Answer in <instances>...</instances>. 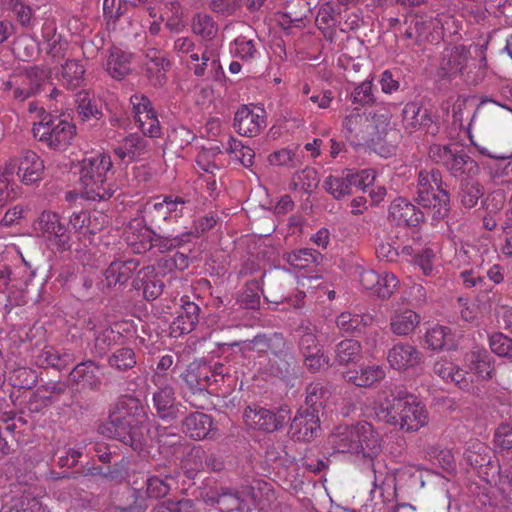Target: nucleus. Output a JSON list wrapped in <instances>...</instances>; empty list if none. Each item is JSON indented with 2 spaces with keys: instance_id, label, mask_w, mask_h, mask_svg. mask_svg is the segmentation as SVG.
<instances>
[{
  "instance_id": "052dcab7",
  "label": "nucleus",
  "mask_w": 512,
  "mask_h": 512,
  "mask_svg": "<svg viewBox=\"0 0 512 512\" xmlns=\"http://www.w3.org/2000/svg\"><path fill=\"white\" fill-rule=\"evenodd\" d=\"M372 79L365 80L354 88L350 99L355 104L367 105L374 102Z\"/></svg>"
},
{
  "instance_id": "ddd939ff",
  "label": "nucleus",
  "mask_w": 512,
  "mask_h": 512,
  "mask_svg": "<svg viewBox=\"0 0 512 512\" xmlns=\"http://www.w3.org/2000/svg\"><path fill=\"white\" fill-rule=\"evenodd\" d=\"M228 374L223 364L217 363L213 367L203 361H194L188 365L186 371L182 375L187 386L195 393L204 391L203 382L206 381L207 375L214 377L215 382L223 380Z\"/></svg>"
},
{
  "instance_id": "6e6552de",
  "label": "nucleus",
  "mask_w": 512,
  "mask_h": 512,
  "mask_svg": "<svg viewBox=\"0 0 512 512\" xmlns=\"http://www.w3.org/2000/svg\"><path fill=\"white\" fill-rule=\"evenodd\" d=\"M36 139L54 150H66L76 135L75 125L60 117L45 116L32 128Z\"/></svg>"
},
{
  "instance_id": "423d86ee",
  "label": "nucleus",
  "mask_w": 512,
  "mask_h": 512,
  "mask_svg": "<svg viewBox=\"0 0 512 512\" xmlns=\"http://www.w3.org/2000/svg\"><path fill=\"white\" fill-rule=\"evenodd\" d=\"M111 157L97 152L82 161L80 184L82 194L88 200H106L112 197L116 186L110 181Z\"/></svg>"
},
{
  "instance_id": "f03ea898",
  "label": "nucleus",
  "mask_w": 512,
  "mask_h": 512,
  "mask_svg": "<svg viewBox=\"0 0 512 512\" xmlns=\"http://www.w3.org/2000/svg\"><path fill=\"white\" fill-rule=\"evenodd\" d=\"M418 204L425 209L419 210L407 199L399 197L389 206V219L403 226L415 227L424 219L425 213L433 220L445 218L449 211V195L442 187L440 171L432 169L421 171L418 175Z\"/></svg>"
},
{
  "instance_id": "774afa93",
  "label": "nucleus",
  "mask_w": 512,
  "mask_h": 512,
  "mask_svg": "<svg viewBox=\"0 0 512 512\" xmlns=\"http://www.w3.org/2000/svg\"><path fill=\"white\" fill-rule=\"evenodd\" d=\"M495 445L500 449L512 448V427L508 424L500 425L494 436Z\"/></svg>"
},
{
  "instance_id": "393cba45",
  "label": "nucleus",
  "mask_w": 512,
  "mask_h": 512,
  "mask_svg": "<svg viewBox=\"0 0 512 512\" xmlns=\"http://www.w3.org/2000/svg\"><path fill=\"white\" fill-rule=\"evenodd\" d=\"M157 387L153 395L156 411L162 419L172 418L176 413L174 389L170 382L154 384Z\"/></svg>"
},
{
  "instance_id": "4be33fe9",
  "label": "nucleus",
  "mask_w": 512,
  "mask_h": 512,
  "mask_svg": "<svg viewBox=\"0 0 512 512\" xmlns=\"http://www.w3.org/2000/svg\"><path fill=\"white\" fill-rule=\"evenodd\" d=\"M114 152L123 161H137L148 154L149 143L137 134H130L119 142Z\"/></svg>"
},
{
  "instance_id": "79ce46f5",
  "label": "nucleus",
  "mask_w": 512,
  "mask_h": 512,
  "mask_svg": "<svg viewBox=\"0 0 512 512\" xmlns=\"http://www.w3.org/2000/svg\"><path fill=\"white\" fill-rule=\"evenodd\" d=\"M318 184L319 177L317 171L313 168H305L294 174L290 185L294 190L310 193L317 188Z\"/></svg>"
},
{
  "instance_id": "c85d7f7f",
  "label": "nucleus",
  "mask_w": 512,
  "mask_h": 512,
  "mask_svg": "<svg viewBox=\"0 0 512 512\" xmlns=\"http://www.w3.org/2000/svg\"><path fill=\"white\" fill-rule=\"evenodd\" d=\"M139 263L130 259L127 261H114L105 270L107 285L123 284L127 282L138 268Z\"/></svg>"
},
{
  "instance_id": "412c9836",
  "label": "nucleus",
  "mask_w": 512,
  "mask_h": 512,
  "mask_svg": "<svg viewBox=\"0 0 512 512\" xmlns=\"http://www.w3.org/2000/svg\"><path fill=\"white\" fill-rule=\"evenodd\" d=\"M385 375V369L382 365L367 364L361 365L359 369L345 371L343 378L357 387L367 388L383 380Z\"/></svg>"
},
{
  "instance_id": "6e6d98bb",
  "label": "nucleus",
  "mask_w": 512,
  "mask_h": 512,
  "mask_svg": "<svg viewBox=\"0 0 512 512\" xmlns=\"http://www.w3.org/2000/svg\"><path fill=\"white\" fill-rule=\"evenodd\" d=\"M399 280L391 272H381L380 281L376 286V295L380 298H389L398 288Z\"/></svg>"
},
{
  "instance_id": "f8f14e48",
  "label": "nucleus",
  "mask_w": 512,
  "mask_h": 512,
  "mask_svg": "<svg viewBox=\"0 0 512 512\" xmlns=\"http://www.w3.org/2000/svg\"><path fill=\"white\" fill-rule=\"evenodd\" d=\"M174 50L181 54H187L189 58L197 62L192 68L196 76H204L207 69H217L220 64L215 51L206 47L201 55L195 52V43L188 37H179L174 42Z\"/></svg>"
},
{
  "instance_id": "5701e85b",
  "label": "nucleus",
  "mask_w": 512,
  "mask_h": 512,
  "mask_svg": "<svg viewBox=\"0 0 512 512\" xmlns=\"http://www.w3.org/2000/svg\"><path fill=\"white\" fill-rule=\"evenodd\" d=\"M182 311L170 325V333L173 337H180L190 333L198 322L199 307L188 301V297L181 298Z\"/></svg>"
},
{
  "instance_id": "e433bc0d",
  "label": "nucleus",
  "mask_w": 512,
  "mask_h": 512,
  "mask_svg": "<svg viewBox=\"0 0 512 512\" xmlns=\"http://www.w3.org/2000/svg\"><path fill=\"white\" fill-rule=\"evenodd\" d=\"M193 33L205 41L212 40L218 33V25L213 18L204 13L196 14L191 22Z\"/></svg>"
},
{
  "instance_id": "7c9ffc66",
  "label": "nucleus",
  "mask_w": 512,
  "mask_h": 512,
  "mask_svg": "<svg viewBox=\"0 0 512 512\" xmlns=\"http://www.w3.org/2000/svg\"><path fill=\"white\" fill-rule=\"evenodd\" d=\"M46 79L47 72L44 69L38 67L32 68L25 75L22 86L14 90V97L19 100H24L36 94Z\"/></svg>"
},
{
  "instance_id": "aec40b11",
  "label": "nucleus",
  "mask_w": 512,
  "mask_h": 512,
  "mask_svg": "<svg viewBox=\"0 0 512 512\" xmlns=\"http://www.w3.org/2000/svg\"><path fill=\"white\" fill-rule=\"evenodd\" d=\"M420 322V315L408 307L393 308L389 317L390 330L397 336L412 334Z\"/></svg>"
},
{
  "instance_id": "f704fd0d",
  "label": "nucleus",
  "mask_w": 512,
  "mask_h": 512,
  "mask_svg": "<svg viewBox=\"0 0 512 512\" xmlns=\"http://www.w3.org/2000/svg\"><path fill=\"white\" fill-rule=\"evenodd\" d=\"M402 116L406 129H417L428 125L431 121L427 111L416 102L407 103L403 108Z\"/></svg>"
},
{
  "instance_id": "5fc2aeb1",
  "label": "nucleus",
  "mask_w": 512,
  "mask_h": 512,
  "mask_svg": "<svg viewBox=\"0 0 512 512\" xmlns=\"http://www.w3.org/2000/svg\"><path fill=\"white\" fill-rule=\"evenodd\" d=\"M483 196V187L475 181H467L462 186L461 203L466 208H472Z\"/></svg>"
},
{
  "instance_id": "3c124183",
  "label": "nucleus",
  "mask_w": 512,
  "mask_h": 512,
  "mask_svg": "<svg viewBox=\"0 0 512 512\" xmlns=\"http://www.w3.org/2000/svg\"><path fill=\"white\" fill-rule=\"evenodd\" d=\"M118 337L119 334L116 333L112 328H100L95 335V353L99 356L104 355L106 351L111 347V345L116 342Z\"/></svg>"
},
{
  "instance_id": "1a4fd4ad",
  "label": "nucleus",
  "mask_w": 512,
  "mask_h": 512,
  "mask_svg": "<svg viewBox=\"0 0 512 512\" xmlns=\"http://www.w3.org/2000/svg\"><path fill=\"white\" fill-rule=\"evenodd\" d=\"M33 228L38 235L58 250L66 251L72 246L71 232L60 222L57 213L42 212L35 221Z\"/></svg>"
},
{
  "instance_id": "e2e57ef3",
  "label": "nucleus",
  "mask_w": 512,
  "mask_h": 512,
  "mask_svg": "<svg viewBox=\"0 0 512 512\" xmlns=\"http://www.w3.org/2000/svg\"><path fill=\"white\" fill-rule=\"evenodd\" d=\"M167 200V208L170 217V222L177 221L184 215L186 205L189 201L181 196L169 194L165 195Z\"/></svg>"
},
{
  "instance_id": "2f4dec72",
  "label": "nucleus",
  "mask_w": 512,
  "mask_h": 512,
  "mask_svg": "<svg viewBox=\"0 0 512 512\" xmlns=\"http://www.w3.org/2000/svg\"><path fill=\"white\" fill-rule=\"evenodd\" d=\"M71 377L74 381L82 382L90 388H95L101 383L100 368L91 360L78 364L73 369Z\"/></svg>"
},
{
  "instance_id": "473e14b6",
  "label": "nucleus",
  "mask_w": 512,
  "mask_h": 512,
  "mask_svg": "<svg viewBox=\"0 0 512 512\" xmlns=\"http://www.w3.org/2000/svg\"><path fill=\"white\" fill-rule=\"evenodd\" d=\"M370 314H358L351 312H342L336 319L337 327L346 333L361 332L372 323Z\"/></svg>"
},
{
  "instance_id": "4d7b16f0",
  "label": "nucleus",
  "mask_w": 512,
  "mask_h": 512,
  "mask_svg": "<svg viewBox=\"0 0 512 512\" xmlns=\"http://www.w3.org/2000/svg\"><path fill=\"white\" fill-rule=\"evenodd\" d=\"M109 364L120 370L132 368L136 364L135 354L130 348H120L109 358Z\"/></svg>"
},
{
  "instance_id": "49530a36",
  "label": "nucleus",
  "mask_w": 512,
  "mask_h": 512,
  "mask_svg": "<svg viewBox=\"0 0 512 512\" xmlns=\"http://www.w3.org/2000/svg\"><path fill=\"white\" fill-rule=\"evenodd\" d=\"M349 182L347 172L342 176H329L324 181V188L335 199H341L351 194V185Z\"/></svg>"
},
{
  "instance_id": "603ef678",
  "label": "nucleus",
  "mask_w": 512,
  "mask_h": 512,
  "mask_svg": "<svg viewBox=\"0 0 512 512\" xmlns=\"http://www.w3.org/2000/svg\"><path fill=\"white\" fill-rule=\"evenodd\" d=\"M167 200L165 195L157 196L148 201L145 205V212L152 217L153 220H163L170 222V217L167 208Z\"/></svg>"
},
{
  "instance_id": "0e129e2a",
  "label": "nucleus",
  "mask_w": 512,
  "mask_h": 512,
  "mask_svg": "<svg viewBox=\"0 0 512 512\" xmlns=\"http://www.w3.org/2000/svg\"><path fill=\"white\" fill-rule=\"evenodd\" d=\"M288 369L289 362L287 360V354L282 352L273 353L272 356L269 357L266 371L271 375L282 377L288 372Z\"/></svg>"
},
{
  "instance_id": "a211bd4d",
  "label": "nucleus",
  "mask_w": 512,
  "mask_h": 512,
  "mask_svg": "<svg viewBox=\"0 0 512 512\" xmlns=\"http://www.w3.org/2000/svg\"><path fill=\"white\" fill-rule=\"evenodd\" d=\"M265 125V111L261 108L250 109L243 106L235 113L234 128L240 135L256 136Z\"/></svg>"
},
{
  "instance_id": "7ed1b4c3",
  "label": "nucleus",
  "mask_w": 512,
  "mask_h": 512,
  "mask_svg": "<svg viewBox=\"0 0 512 512\" xmlns=\"http://www.w3.org/2000/svg\"><path fill=\"white\" fill-rule=\"evenodd\" d=\"M326 445L327 450L333 454H349L355 460L372 467L374 473L372 493L380 489L382 494L386 486L393 487L394 477L382 478V473L375 469L374 459L381 450V439L370 423L363 421L355 425L337 426L327 438Z\"/></svg>"
},
{
  "instance_id": "13d9d810",
  "label": "nucleus",
  "mask_w": 512,
  "mask_h": 512,
  "mask_svg": "<svg viewBox=\"0 0 512 512\" xmlns=\"http://www.w3.org/2000/svg\"><path fill=\"white\" fill-rule=\"evenodd\" d=\"M490 348L500 357L512 359V339L502 333H495L490 337Z\"/></svg>"
},
{
  "instance_id": "680f3d73",
  "label": "nucleus",
  "mask_w": 512,
  "mask_h": 512,
  "mask_svg": "<svg viewBox=\"0 0 512 512\" xmlns=\"http://www.w3.org/2000/svg\"><path fill=\"white\" fill-rule=\"evenodd\" d=\"M326 394V391L319 383H312L307 387V395H306V405L308 406L306 409H310V411H316V414L319 413V409L323 405V399Z\"/></svg>"
},
{
  "instance_id": "0eeeda50",
  "label": "nucleus",
  "mask_w": 512,
  "mask_h": 512,
  "mask_svg": "<svg viewBox=\"0 0 512 512\" xmlns=\"http://www.w3.org/2000/svg\"><path fill=\"white\" fill-rule=\"evenodd\" d=\"M272 496L269 485L264 482H257L256 486H243L240 489L232 490L222 488L216 495L207 496V504H216L221 512L251 511L252 509H263L264 501H269Z\"/></svg>"
},
{
  "instance_id": "9d476101",
  "label": "nucleus",
  "mask_w": 512,
  "mask_h": 512,
  "mask_svg": "<svg viewBox=\"0 0 512 512\" xmlns=\"http://www.w3.org/2000/svg\"><path fill=\"white\" fill-rule=\"evenodd\" d=\"M106 223V216L99 212L75 211L69 217L72 240L75 238L86 245L91 242V236L95 235Z\"/></svg>"
},
{
  "instance_id": "c756f323",
  "label": "nucleus",
  "mask_w": 512,
  "mask_h": 512,
  "mask_svg": "<svg viewBox=\"0 0 512 512\" xmlns=\"http://www.w3.org/2000/svg\"><path fill=\"white\" fill-rule=\"evenodd\" d=\"M212 428L211 417L201 412L189 415L184 423V432L192 439L201 440L208 436Z\"/></svg>"
},
{
  "instance_id": "58836bf2",
  "label": "nucleus",
  "mask_w": 512,
  "mask_h": 512,
  "mask_svg": "<svg viewBox=\"0 0 512 512\" xmlns=\"http://www.w3.org/2000/svg\"><path fill=\"white\" fill-rule=\"evenodd\" d=\"M425 343L433 350L452 347L453 339L450 329L441 325L430 328L425 334Z\"/></svg>"
},
{
  "instance_id": "cd10ccee",
  "label": "nucleus",
  "mask_w": 512,
  "mask_h": 512,
  "mask_svg": "<svg viewBox=\"0 0 512 512\" xmlns=\"http://www.w3.org/2000/svg\"><path fill=\"white\" fill-rule=\"evenodd\" d=\"M452 155L445 166L451 175L454 177L466 175L467 178H473L479 173L478 163L466 153L455 149Z\"/></svg>"
},
{
  "instance_id": "8fccbe9b",
  "label": "nucleus",
  "mask_w": 512,
  "mask_h": 512,
  "mask_svg": "<svg viewBox=\"0 0 512 512\" xmlns=\"http://www.w3.org/2000/svg\"><path fill=\"white\" fill-rule=\"evenodd\" d=\"M38 380L37 372L28 367H19L14 369L10 375V381L13 386L19 388H32Z\"/></svg>"
},
{
  "instance_id": "c9c22d12",
  "label": "nucleus",
  "mask_w": 512,
  "mask_h": 512,
  "mask_svg": "<svg viewBox=\"0 0 512 512\" xmlns=\"http://www.w3.org/2000/svg\"><path fill=\"white\" fill-rule=\"evenodd\" d=\"M230 53L234 58L244 62H252L260 57V53L253 40L245 36L237 37L230 44Z\"/></svg>"
},
{
  "instance_id": "09e8293b",
  "label": "nucleus",
  "mask_w": 512,
  "mask_h": 512,
  "mask_svg": "<svg viewBox=\"0 0 512 512\" xmlns=\"http://www.w3.org/2000/svg\"><path fill=\"white\" fill-rule=\"evenodd\" d=\"M288 264L294 269H306L313 265L317 256L311 249H301L286 255Z\"/></svg>"
},
{
  "instance_id": "a19ab883",
  "label": "nucleus",
  "mask_w": 512,
  "mask_h": 512,
  "mask_svg": "<svg viewBox=\"0 0 512 512\" xmlns=\"http://www.w3.org/2000/svg\"><path fill=\"white\" fill-rule=\"evenodd\" d=\"M73 361V355L66 351H58L52 346H46L43 348L39 355V362L47 366H51L57 369L66 367Z\"/></svg>"
},
{
  "instance_id": "2eb2a0df",
  "label": "nucleus",
  "mask_w": 512,
  "mask_h": 512,
  "mask_svg": "<svg viewBox=\"0 0 512 512\" xmlns=\"http://www.w3.org/2000/svg\"><path fill=\"white\" fill-rule=\"evenodd\" d=\"M243 418L250 429L273 432L283 426L285 419L258 405L247 406Z\"/></svg>"
},
{
  "instance_id": "4c0bfd02",
  "label": "nucleus",
  "mask_w": 512,
  "mask_h": 512,
  "mask_svg": "<svg viewBox=\"0 0 512 512\" xmlns=\"http://www.w3.org/2000/svg\"><path fill=\"white\" fill-rule=\"evenodd\" d=\"M361 344L353 339H346L337 344L335 359L341 365L357 362L361 358Z\"/></svg>"
},
{
  "instance_id": "4468645a",
  "label": "nucleus",
  "mask_w": 512,
  "mask_h": 512,
  "mask_svg": "<svg viewBox=\"0 0 512 512\" xmlns=\"http://www.w3.org/2000/svg\"><path fill=\"white\" fill-rule=\"evenodd\" d=\"M155 233L141 217L132 219L125 227L123 237L134 253H143L153 247Z\"/></svg>"
},
{
  "instance_id": "6ab92c4d",
  "label": "nucleus",
  "mask_w": 512,
  "mask_h": 512,
  "mask_svg": "<svg viewBox=\"0 0 512 512\" xmlns=\"http://www.w3.org/2000/svg\"><path fill=\"white\" fill-rule=\"evenodd\" d=\"M433 371L442 380L454 383L461 390L470 391L473 388L474 378L468 377V372L460 369L451 360L446 358L438 359L433 366Z\"/></svg>"
},
{
  "instance_id": "f257e3e1",
  "label": "nucleus",
  "mask_w": 512,
  "mask_h": 512,
  "mask_svg": "<svg viewBox=\"0 0 512 512\" xmlns=\"http://www.w3.org/2000/svg\"><path fill=\"white\" fill-rule=\"evenodd\" d=\"M105 428L109 437L138 452L153 442L158 444L162 453L174 452L181 441V436L170 427L155 426L152 429L145 407L139 399L131 396L118 400Z\"/></svg>"
},
{
  "instance_id": "dca6fc26",
  "label": "nucleus",
  "mask_w": 512,
  "mask_h": 512,
  "mask_svg": "<svg viewBox=\"0 0 512 512\" xmlns=\"http://www.w3.org/2000/svg\"><path fill=\"white\" fill-rule=\"evenodd\" d=\"M387 361L392 369L405 371L420 365L422 354L416 346L398 342L388 350Z\"/></svg>"
},
{
  "instance_id": "20e7f679",
  "label": "nucleus",
  "mask_w": 512,
  "mask_h": 512,
  "mask_svg": "<svg viewBox=\"0 0 512 512\" xmlns=\"http://www.w3.org/2000/svg\"><path fill=\"white\" fill-rule=\"evenodd\" d=\"M374 416L390 425H398L407 432L418 431L428 423V412L425 406L411 394L381 393L375 400Z\"/></svg>"
},
{
  "instance_id": "b1692460",
  "label": "nucleus",
  "mask_w": 512,
  "mask_h": 512,
  "mask_svg": "<svg viewBox=\"0 0 512 512\" xmlns=\"http://www.w3.org/2000/svg\"><path fill=\"white\" fill-rule=\"evenodd\" d=\"M470 56L469 49L463 45L447 48L443 52L441 69L447 75L459 73L465 68Z\"/></svg>"
},
{
  "instance_id": "f3484780",
  "label": "nucleus",
  "mask_w": 512,
  "mask_h": 512,
  "mask_svg": "<svg viewBox=\"0 0 512 512\" xmlns=\"http://www.w3.org/2000/svg\"><path fill=\"white\" fill-rule=\"evenodd\" d=\"M320 430L319 415L310 409H299L290 425V434L296 441L309 442Z\"/></svg>"
},
{
  "instance_id": "bf43d9fd",
  "label": "nucleus",
  "mask_w": 512,
  "mask_h": 512,
  "mask_svg": "<svg viewBox=\"0 0 512 512\" xmlns=\"http://www.w3.org/2000/svg\"><path fill=\"white\" fill-rule=\"evenodd\" d=\"M171 479V477H166V479H163L159 476L149 477L146 482V491L148 496L151 498H160L166 496L170 490V483L168 480Z\"/></svg>"
},
{
  "instance_id": "338daca9",
  "label": "nucleus",
  "mask_w": 512,
  "mask_h": 512,
  "mask_svg": "<svg viewBox=\"0 0 512 512\" xmlns=\"http://www.w3.org/2000/svg\"><path fill=\"white\" fill-rule=\"evenodd\" d=\"M454 150L452 145L433 144L429 148V157L436 163L446 166Z\"/></svg>"
},
{
  "instance_id": "69168bd1",
  "label": "nucleus",
  "mask_w": 512,
  "mask_h": 512,
  "mask_svg": "<svg viewBox=\"0 0 512 512\" xmlns=\"http://www.w3.org/2000/svg\"><path fill=\"white\" fill-rule=\"evenodd\" d=\"M347 173L351 188L357 187L360 189H366L372 185L375 180L374 172L370 169L361 170L359 172H352L351 170H347Z\"/></svg>"
},
{
  "instance_id": "39448f33",
  "label": "nucleus",
  "mask_w": 512,
  "mask_h": 512,
  "mask_svg": "<svg viewBox=\"0 0 512 512\" xmlns=\"http://www.w3.org/2000/svg\"><path fill=\"white\" fill-rule=\"evenodd\" d=\"M44 161L34 151L26 150L19 157L11 158L0 166V206L21 196L22 189L15 180V174L24 185L41 181Z\"/></svg>"
},
{
  "instance_id": "72a5a7b5",
  "label": "nucleus",
  "mask_w": 512,
  "mask_h": 512,
  "mask_svg": "<svg viewBox=\"0 0 512 512\" xmlns=\"http://www.w3.org/2000/svg\"><path fill=\"white\" fill-rule=\"evenodd\" d=\"M106 70L114 79L124 78L130 71V55L118 48H113L106 63Z\"/></svg>"
},
{
  "instance_id": "a878e982",
  "label": "nucleus",
  "mask_w": 512,
  "mask_h": 512,
  "mask_svg": "<svg viewBox=\"0 0 512 512\" xmlns=\"http://www.w3.org/2000/svg\"><path fill=\"white\" fill-rule=\"evenodd\" d=\"M471 143L478 149V151L486 156L493 158L492 162L486 164L485 168L488 170L490 181L497 186L508 185L511 183V179L509 178L510 173L512 172V168L510 167V163L504 159H497L494 155H491L486 148L479 147L472 138H470Z\"/></svg>"
},
{
  "instance_id": "a18cd8bd",
  "label": "nucleus",
  "mask_w": 512,
  "mask_h": 512,
  "mask_svg": "<svg viewBox=\"0 0 512 512\" xmlns=\"http://www.w3.org/2000/svg\"><path fill=\"white\" fill-rule=\"evenodd\" d=\"M85 73L84 66L75 60L67 61L61 68V81L69 88L79 86Z\"/></svg>"
},
{
  "instance_id": "37998d69",
  "label": "nucleus",
  "mask_w": 512,
  "mask_h": 512,
  "mask_svg": "<svg viewBox=\"0 0 512 512\" xmlns=\"http://www.w3.org/2000/svg\"><path fill=\"white\" fill-rule=\"evenodd\" d=\"M146 57L148 59L146 63L148 74L151 75L155 72V84L162 85L165 79L164 71L169 62L165 59L164 54L157 49L148 50Z\"/></svg>"
},
{
  "instance_id": "de8ad7c7",
  "label": "nucleus",
  "mask_w": 512,
  "mask_h": 512,
  "mask_svg": "<svg viewBox=\"0 0 512 512\" xmlns=\"http://www.w3.org/2000/svg\"><path fill=\"white\" fill-rule=\"evenodd\" d=\"M226 151L238 159L245 167L253 165L255 153L248 147L244 146L242 142L234 137H230L225 147Z\"/></svg>"
},
{
  "instance_id": "bb28decb",
  "label": "nucleus",
  "mask_w": 512,
  "mask_h": 512,
  "mask_svg": "<svg viewBox=\"0 0 512 512\" xmlns=\"http://www.w3.org/2000/svg\"><path fill=\"white\" fill-rule=\"evenodd\" d=\"M465 361L477 380H487L492 377L494 368L491 358L485 349L471 351L466 355Z\"/></svg>"
},
{
  "instance_id": "864d4df0",
  "label": "nucleus",
  "mask_w": 512,
  "mask_h": 512,
  "mask_svg": "<svg viewBox=\"0 0 512 512\" xmlns=\"http://www.w3.org/2000/svg\"><path fill=\"white\" fill-rule=\"evenodd\" d=\"M20 264L17 265L13 271L14 286L28 285L35 277V270L31 264L25 260L20 251L17 252Z\"/></svg>"
},
{
  "instance_id": "9b49d317",
  "label": "nucleus",
  "mask_w": 512,
  "mask_h": 512,
  "mask_svg": "<svg viewBox=\"0 0 512 512\" xmlns=\"http://www.w3.org/2000/svg\"><path fill=\"white\" fill-rule=\"evenodd\" d=\"M456 261L459 265L468 266L460 272V278L466 288L478 287L483 282L481 268L484 258L483 255H479L474 246H463L456 251Z\"/></svg>"
},
{
  "instance_id": "c03bdc74",
  "label": "nucleus",
  "mask_w": 512,
  "mask_h": 512,
  "mask_svg": "<svg viewBox=\"0 0 512 512\" xmlns=\"http://www.w3.org/2000/svg\"><path fill=\"white\" fill-rule=\"evenodd\" d=\"M489 448L478 439H471L466 443L464 457L470 466L483 465L487 460Z\"/></svg>"
},
{
  "instance_id": "ea45409f",
  "label": "nucleus",
  "mask_w": 512,
  "mask_h": 512,
  "mask_svg": "<svg viewBox=\"0 0 512 512\" xmlns=\"http://www.w3.org/2000/svg\"><path fill=\"white\" fill-rule=\"evenodd\" d=\"M433 30L436 39L444 38L445 36H452L458 34L461 29V23L455 17L448 13L438 14L432 21Z\"/></svg>"
}]
</instances>
